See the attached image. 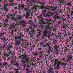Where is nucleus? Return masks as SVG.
<instances>
[{
	"instance_id": "f257e3e1",
	"label": "nucleus",
	"mask_w": 73,
	"mask_h": 73,
	"mask_svg": "<svg viewBox=\"0 0 73 73\" xmlns=\"http://www.w3.org/2000/svg\"><path fill=\"white\" fill-rule=\"evenodd\" d=\"M38 19L40 20V21H41L42 24H44V25L45 24H47L46 25H45V27L46 28L45 29V31L43 32V35H42V36L41 38L42 39H45L46 38L47 36V34L49 33V30L48 29L50 28L49 27V25H52V24L51 23H47L46 21H45V20H42L43 18H42V15H40L39 16L37 17Z\"/></svg>"
},
{
	"instance_id": "f03ea898",
	"label": "nucleus",
	"mask_w": 73,
	"mask_h": 73,
	"mask_svg": "<svg viewBox=\"0 0 73 73\" xmlns=\"http://www.w3.org/2000/svg\"><path fill=\"white\" fill-rule=\"evenodd\" d=\"M53 14H54L55 15L53 17V19L55 20L52 21V19H50L48 20H46V23H48V22H52V23H54V24H55L54 23H55L56 20V19H59V16L58 15V13H57L56 12H55L53 13Z\"/></svg>"
},
{
	"instance_id": "7ed1b4c3",
	"label": "nucleus",
	"mask_w": 73,
	"mask_h": 73,
	"mask_svg": "<svg viewBox=\"0 0 73 73\" xmlns=\"http://www.w3.org/2000/svg\"><path fill=\"white\" fill-rule=\"evenodd\" d=\"M16 41L15 42V45L19 46V45L21 44V39H16Z\"/></svg>"
},
{
	"instance_id": "20e7f679",
	"label": "nucleus",
	"mask_w": 73,
	"mask_h": 73,
	"mask_svg": "<svg viewBox=\"0 0 73 73\" xmlns=\"http://www.w3.org/2000/svg\"><path fill=\"white\" fill-rule=\"evenodd\" d=\"M18 26V25L15 23H13L11 25L12 28L15 29V30L14 31L15 32H17V27Z\"/></svg>"
},
{
	"instance_id": "39448f33",
	"label": "nucleus",
	"mask_w": 73,
	"mask_h": 73,
	"mask_svg": "<svg viewBox=\"0 0 73 73\" xmlns=\"http://www.w3.org/2000/svg\"><path fill=\"white\" fill-rule=\"evenodd\" d=\"M30 29H31L30 32L31 33L35 34L36 33V31H35V30L34 29H33V28L32 27H31Z\"/></svg>"
},
{
	"instance_id": "423d86ee",
	"label": "nucleus",
	"mask_w": 73,
	"mask_h": 73,
	"mask_svg": "<svg viewBox=\"0 0 73 73\" xmlns=\"http://www.w3.org/2000/svg\"><path fill=\"white\" fill-rule=\"evenodd\" d=\"M11 57L12 58L11 59V62H13V61H16V60H17V58H16V56L14 55L13 56H12Z\"/></svg>"
},
{
	"instance_id": "0eeeda50",
	"label": "nucleus",
	"mask_w": 73,
	"mask_h": 73,
	"mask_svg": "<svg viewBox=\"0 0 73 73\" xmlns=\"http://www.w3.org/2000/svg\"><path fill=\"white\" fill-rule=\"evenodd\" d=\"M29 61V60H28V59H27L25 61H24V60H23L21 61L23 63V64L24 65H25L27 64H28V63Z\"/></svg>"
},
{
	"instance_id": "6e6552de",
	"label": "nucleus",
	"mask_w": 73,
	"mask_h": 73,
	"mask_svg": "<svg viewBox=\"0 0 73 73\" xmlns=\"http://www.w3.org/2000/svg\"><path fill=\"white\" fill-rule=\"evenodd\" d=\"M9 15H7V17L6 18V19L4 20V22L5 23H8L9 21Z\"/></svg>"
},
{
	"instance_id": "1a4fd4ad",
	"label": "nucleus",
	"mask_w": 73,
	"mask_h": 73,
	"mask_svg": "<svg viewBox=\"0 0 73 73\" xmlns=\"http://www.w3.org/2000/svg\"><path fill=\"white\" fill-rule=\"evenodd\" d=\"M48 49V52L49 53H50L51 52H52V49H53V48H51L50 46H49L48 48H46V49Z\"/></svg>"
},
{
	"instance_id": "9d476101",
	"label": "nucleus",
	"mask_w": 73,
	"mask_h": 73,
	"mask_svg": "<svg viewBox=\"0 0 73 73\" xmlns=\"http://www.w3.org/2000/svg\"><path fill=\"white\" fill-rule=\"evenodd\" d=\"M1 40H2L3 42H5L7 41V39L5 38V37H4V36H3V37H1Z\"/></svg>"
},
{
	"instance_id": "9b49d317",
	"label": "nucleus",
	"mask_w": 73,
	"mask_h": 73,
	"mask_svg": "<svg viewBox=\"0 0 73 73\" xmlns=\"http://www.w3.org/2000/svg\"><path fill=\"white\" fill-rule=\"evenodd\" d=\"M50 14H51V12H50V11H48L47 12V13L46 14V16H47V17H49Z\"/></svg>"
},
{
	"instance_id": "f8f14e48",
	"label": "nucleus",
	"mask_w": 73,
	"mask_h": 73,
	"mask_svg": "<svg viewBox=\"0 0 73 73\" xmlns=\"http://www.w3.org/2000/svg\"><path fill=\"white\" fill-rule=\"evenodd\" d=\"M60 23H61V22H58L57 23H55L54 25V27H55L58 28V25H59Z\"/></svg>"
},
{
	"instance_id": "ddd939ff",
	"label": "nucleus",
	"mask_w": 73,
	"mask_h": 73,
	"mask_svg": "<svg viewBox=\"0 0 73 73\" xmlns=\"http://www.w3.org/2000/svg\"><path fill=\"white\" fill-rule=\"evenodd\" d=\"M67 58L68 59L67 61H70V60H72V57L71 56H68L67 57Z\"/></svg>"
},
{
	"instance_id": "4468645a",
	"label": "nucleus",
	"mask_w": 73,
	"mask_h": 73,
	"mask_svg": "<svg viewBox=\"0 0 73 73\" xmlns=\"http://www.w3.org/2000/svg\"><path fill=\"white\" fill-rule=\"evenodd\" d=\"M19 15L18 16V18H19V19H21L22 18L21 16V11H19L18 12Z\"/></svg>"
},
{
	"instance_id": "2eb2a0df",
	"label": "nucleus",
	"mask_w": 73,
	"mask_h": 73,
	"mask_svg": "<svg viewBox=\"0 0 73 73\" xmlns=\"http://www.w3.org/2000/svg\"><path fill=\"white\" fill-rule=\"evenodd\" d=\"M61 27V28H66V25L64 23H63Z\"/></svg>"
},
{
	"instance_id": "dca6fc26",
	"label": "nucleus",
	"mask_w": 73,
	"mask_h": 73,
	"mask_svg": "<svg viewBox=\"0 0 73 73\" xmlns=\"http://www.w3.org/2000/svg\"><path fill=\"white\" fill-rule=\"evenodd\" d=\"M29 12L27 11L26 12V19H28V16H29Z\"/></svg>"
},
{
	"instance_id": "f3484780",
	"label": "nucleus",
	"mask_w": 73,
	"mask_h": 73,
	"mask_svg": "<svg viewBox=\"0 0 73 73\" xmlns=\"http://www.w3.org/2000/svg\"><path fill=\"white\" fill-rule=\"evenodd\" d=\"M42 34V33H38V34L36 35V37L38 38V37H40V36H41Z\"/></svg>"
},
{
	"instance_id": "a211bd4d",
	"label": "nucleus",
	"mask_w": 73,
	"mask_h": 73,
	"mask_svg": "<svg viewBox=\"0 0 73 73\" xmlns=\"http://www.w3.org/2000/svg\"><path fill=\"white\" fill-rule=\"evenodd\" d=\"M54 68L55 70H58V69H59V68H60V67L58 66H55Z\"/></svg>"
},
{
	"instance_id": "6ab92c4d",
	"label": "nucleus",
	"mask_w": 73,
	"mask_h": 73,
	"mask_svg": "<svg viewBox=\"0 0 73 73\" xmlns=\"http://www.w3.org/2000/svg\"><path fill=\"white\" fill-rule=\"evenodd\" d=\"M18 69L16 70V72H18V71H19V70H22V68H21V67H18Z\"/></svg>"
},
{
	"instance_id": "aec40b11",
	"label": "nucleus",
	"mask_w": 73,
	"mask_h": 73,
	"mask_svg": "<svg viewBox=\"0 0 73 73\" xmlns=\"http://www.w3.org/2000/svg\"><path fill=\"white\" fill-rule=\"evenodd\" d=\"M19 8H20L21 9H23V8H24V5H20L19 6Z\"/></svg>"
},
{
	"instance_id": "412c9836",
	"label": "nucleus",
	"mask_w": 73,
	"mask_h": 73,
	"mask_svg": "<svg viewBox=\"0 0 73 73\" xmlns=\"http://www.w3.org/2000/svg\"><path fill=\"white\" fill-rule=\"evenodd\" d=\"M67 5H68L69 6H70V7H71L72 6V5H71V4H72V3L71 2H66Z\"/></svg>"
},
{
	"instance_id": "4be33fe9",
	"label": "nucleus",
	"mask_w": 73,
	"mask_h": 73,
	"mask_svg": "<svg viewBox=\"0 0 73 73\" xmlns=\"http://www.w3.org/2000/svg\"><path fill=\"white\" fill-rule=\"evenodd\" d=\"M7 50H10V49H11V48H12V47H11V46H7Z\"/></svg>"
},
{
	"instance_id": "5701e85b",
	"label": "nucleus",
	"mask_w": 73,
	"mask_h": 73,
	"mask_svg": "<svg viewBox=\"0 0 73 73\" xmlns=\"http://www.w3.org/2000/svg\"><path fill=\"white\" fill-rule=\"evenodd\" d=\"M70 41V40H69V39H67L66 40V42H65V43L67 44H68V42H69Z\"/></svg>"
},
{
	"instance_id": "b1692460",
	"label": "nucleus",
	"mask_w": 73,
	"mask_h": 73,
	"mask_svg": "<svg viewBox=\"0 0 73 73\" xmlns=\"http://www.w3.org/2000/svg\"><path fill=\"white\" fill-rule=\"evenodd\" d=\"M21 23L22 24L23 26H25V21H22Z\"/></svg>"
},
{
	"instance_id": "393cba45",
	"label": "nucleus",
	"mask_w": 73,
	"mask_h": 73,
	"mask_svg": "<svg viewBox=\"0 0 73 73\" xmlns=\"http://www.w3.org/2000/svg\"><path fill=\"white\" fill-rule=\"evenodd\" d=\"M9 5L10 6H13V5H16L15 3H9Z\"/></svg>"
},
{
	"instance_id": "a878e982",
	"label": "nucleus",
	"mask_w": 73,
	"mask_h": 73,
	"mask_svg": "<svg viewBox=\"0 0 73 73\" xmlns=\"http://www.w3.org/2000/svg\"><path fill=\"white\" fill-rule=\"evenodd\" d=\"M4 9H5V11H6L7 12H8V11L9 10V9L7 8V7H5L4 8Z\"/></svg>"
},
{
	"instance_id": "bb28decb",
	"label": "nucleus",
	"mask_w": 73,
	"mask_h": 73,
	"mask_svg": "<svg viewBox=\"0 0 73 73\" xmlns=\"http://www.w3.org/2000/svg\"><path fill=\"white\" fill-rule=\"evenodd\" d=\"M46 45H48V46H50V45H51V43L50 42H48L46 43Z\"/></svg>"
},
{
	"instance_id": "cd10ccee",
	"label": "nucleus",
	"mask_w": 73,
	"mask_h": 73,
	"mask_svg": "<svg viewBox=\"0 0 73 73\" xmlns=\"http://www.w3.org/2000/svg\"><path fill=\"white\" fill-rule=\"evenodd\" d=\"M19 36V38H21L22 37H24V35H21H21Z\"/></svg>"
},
{
	"instance_id": "c85d7f7f",
	"label": "nucleus",
	"mask_w": 73,
	"mask_h": 73,
	"mask_svg": "<svg viewBox=\"0 0 73 73\" xmlns=\"http://www.w3.org/2000/svg\"><path fill=\"white\" fill-rule=\"evenodd\" d=\"M12 20H14V21H17L18 19H16V18H12Z\"/></svg>"
},
{
	"instance_id": "c756f323",
	"label": "nucleus",
	"mask_w": 73,
	"mask_h": 73,
	"mask_svg": "<svg viewBox=\"0 0 73 73\" xmlns=\"http://www.w3.org/2000/svg\"><path fill=\"white\" fill-rule=\"evenodd\" d=\"M52 7L53 8L52 9V10L53 11H55V10H56V9H57V8H56V7Z\"/></svg>"
},
{
	"instance_id": "7c9ffc66",
	"label": "nucleus",
	"mask_w": 73,
	"mask_h": 73,
	"mask_svg": "<svg viewBox=\"0 0 73 73\" xmlns=\"http://www.w3.org/2000/svg\"><path fill=\"white\" fill-rule=\"evenodd\" d=\"M14 64V65H17V66H19V64L17 63L16 62H15Z\"/></svg>"
},
{
	"instance_id": "2f4dec72",
	"label": "nucleus",
	"mask_w": 73,
	"mask_h": 73,
	"mask_svg": "<svg viewBox=\"0 0 73 73\" xmlns=\"http://www.w3.org/2000/svg\"><path fill=\"white\" fill-rule=\"evenodd\" d=\"M59 47V46H54V48L55 49H58Z\"/></svg>"
},
{
	"instance_id": "473e14b6",
	"label": "nucleus",
	"mask_w": 73,
	"mask_h": 73,
	"mask_svg": "<svg viewBox=\"0 0 73 73\" xmlns=\"http://www.w3.org/2000/svg\"><path fill=\"white\" fill-rule=\"evenodd\" d=\"M9 1L10 3H13L14 2V0H9Z\"/></svg>"
},
{
	"instance_id": "72a5a7b5",
	"label": "nucleus",
	"mask_w": 73,
	"mask_h": 73,
	"mask_svg": "<svg viewBox=\"0 0 73 73\" xmlns=\"http://www.w3.org/2000/svg\"><path fill=\"white\" fill-rule=\"evenodd\" d=\"M40 9H43V8H44V5L40 6Z\"/></svg>"
},
{
	"instance_id": "f704fd0d",
	"label": "nucleus",
	"mask_w": 73,
	"mask_h": 73,
	"mask_svg": "<svg viewBox=\"0 0 73 73\" xmlns=\"http://www.w3.org/2000/svg\"><path fill=\"white\" fill-rule=\"evenodd\" d=\"M57 62V66H60V64L59 62Z\"/></svg>"
},
{
	"instance_id": "c9c22d12",
	"label": "nucleus",
	"mask_w": 73,
	"mask_h": 73,
	"mask_svg": "<svg viewBox=\"0 0 73 73\" xmlns=\"http://www.w3.org/2000/svg\"><path fill=\"white\" fill-rule=\"evenodd\" d=\"M2 60L0 58V66L1 65H2V64H1Z\"/></svg>"
},
{
	"instance_id": "e433bc0d",
	"label": "nucleus",
	"mask_w": 73,
	"mask_h": 73,
	"mask_svg": "<svg viewBox=\"0 0 73 73\" xmlns=\"http://www.w3.org/2000/svg\"><path fill=\"white\" fill-rule=\"evenodd\" d=\"M30 13H31V18H32V17H33V14H32L33 13V12H31V11H30Z\"/></svg>"
},
{
	"instance_id": "4c0bfd02",
	"label": "nucleus",
	"mask_w": 73,
	"mask_h": 73,
	"mask_svg": "<svg viewBox=\"0 0 73 73\" xmlns=\"http://www.w3.org/2000/svg\"><path fill=\"white\" fill-rule=\"evenodd\" d=\"M4 56H6V57H8L9 56V55L8 54H5Z\"/></svg>"
},
{
	"instance_id": "58836bf2",
	"label": "nucleus",
	"mask_w": 73,
	"mask_h": 73,
	"mask_svg": "<svg viewBox=\"0 0 73 73\" xmlns=\"http://www.w3.org/2000/svg\"><path fill=\"white\" fill-rule=\"evenodd\" d=\"M17 34H19V35H21V32L20 31H19L17 33Z\"/></svg>"
},
{
	"instance_id": "ea45409f",
	"label": "nucleus",
	"mask_w": 73,
	"mask_h": 73,
	"mask_svg": "<svg viewBox=\"0 0 73 73\" xmlns=\"http://www.w3.org/2000/svg\"><path fill=\"white\" fill-rule=\"evenodd\" d=\"M29 7V5H26V8L28 9Z\"/></svg>"
},
{
	"instance_id": "a19ab883",
	"label": "nucleus",
	"mask_w": 73,
	"mask_h": 73,
	"mask_svg": "<svg viewBox=\"0 0 73 73\" xmlns=\"http://www.w3.org/2000/svg\"><path fill=\"white\" fill-rule=\"evenodd\" d=\"M66 64L65 63H62V65H64V66H66Z\"/></svg>"
},
{
	"instance_id": "79ce46f5",
	"label": "nucleus",
	"mask_w": 73,
	"mask_h": 73,
	"mask_svg": "<svg viewBox=\"0 0 73 73\" xmlns=\"http://www.w3.org/2000/svg\"><path fill=\"white\" fill-rule=\"evenodd\" d=\"M11 64L12 65H15V61H13V62H11Z\"/></svg>"
},
{
	"instance_id": "37998d69",
	"label": "nucleus",
	"mask_w": 73,
	"mask_h": 73,
	"mask_svg": "<svg viewBox=\"0 0 73 73\" xmlns=\"http://www.w3.org/2000/svg\"><path fill=\"white\" fill-rule=\"evenodd\" d=\"M11 33H12V34H13V32L15 31L13 30L12 29H11Z\"/></svg>"
},
{
	"instance_id": "c03bdc74",
	"label": "nucleus",
	"mask_w": 73,
	"mask_h": 73,
	"mask_svg": "<svg viewBox=\"0 0 73 73\" xmlns=\"http://www.w3.org/2000/svg\"><path fill=\"white\" fill-rule=\"evenodd\" d=\"M8 65V63L7 62L3 63V65Z\"/></svg>"
},
{
	"instance_id": "a18cd8bd",
	"label": "nucleus",
	"mask_w": 73,
	"mask_h": 73,
	"mask_svg": "<svg viewBox=\"0 0 73 73\" xmlns=\"http://www.w3.org/2000/svg\"><path fill=\"white\" fill-rule=\"evenodd\" d=\"M5 24L4 25V27H7V23H5Z\"/></svg>"
},
{
	"instance_id": "49530a36",
	"label": "nucleus",
	"mask_w": 73,
	"mask_h": 73,
	"mask_svg": "<svg viewBox=\"0 0 73 73\" xmlns=\"http://www.w3.org/2000/svg\"><path fill=\"white\" fill-rule=\"evenodd\" d=\"M25 31H27V32H28L29 30L28 29H25Z\"/></svg>"
},
{
	"instance_id": "de8ad7c7",
	"label": "nucleus",
	"mask_w": 73,
	"mask_h": 73,
	"mask_svg": "<svg viewBox=\"0 0 73 73\" xmlns=\"http://www.w3.org/2000/svg\"><path fill=\"white\" fill-rule=\"evenodd\" d=\"M49 8H50V7H49V6H47L46 7V9H49Z\"/></svg>"
},
{
	"instance_id": "09e8293b",
	"label": "nucleus",
	"mask_w": 73,
	"mask_h": 73,
	"mask_svg": "<svg viewBox=\"0 0 73 73\" xmlns=\"http://www.w3.org/2000/svg\"><path fill=\"white\" fill-rule=\"evenodd\" d=\"M40 45H44V43H42V42H40Z\"/></svg>"
},
{
	"instance_id": "8fccbe9b",
	"label": "nucleus",
	"mask_w": 73,
	"mask_h": 73,
	"mask_svg": "<svg viewBox=\"0 0 73 73\" xmlns=\"http://www.w3.org/2000/svg\"><path fill=\"white\" fill-rule=\"evenodd\" d=\"M46 12V11H44V12H43V14L44 16V14H45V13Z\"/></svg>"
},
{
	"instance_id": "3c124183",
	"label": "nucleus",
	"mask_w": 73,
	"mask_h": 73,
	"mask_svg": "<svg viewBox=\"0 0 73 73\" xmlns=\"http://www.w3.org/2000/svg\"><path fill=\"white\" fill-rule=\"evenodd\" d=\"M63 21H66V19L65 18L63 19Z\"/></svg>"
},
{
	"instance_id": "603ef678",
	"label": "nucleus",
	"mask_w": 73,
	"mask_h": 73,
	"mask_svg": "<svg viewBox=\"0 0 73 73\" xmlns=\"http://www.w3.org/2000/svg\"><path fill=\"white\" fill-rule=\"evenodd\" d=\"M26 70H27V71H29V68H28V67H27L26 68Z\"/></svg>"
},
{
	"instance_id": "864d4df0",
	"label": "nucleus",
	"mask_w": 73,
	"mask_h": 73,
	"mask_svg": "<svg viewBox=\"0 0 73 73\" xmlns=\"http://www.w3.org/2000/svg\"><path fill=\"white\" fill-rule=\"evenodd\" d=\"M54 64V66H56V65H57V63H56V62H55Z\"/></svg>"
},
{
	"instance_id": "5fc2aeb1",
	"label": "nucleus",
	"mask_w": 73,
	"mask_h": 73,
	"mask_svg": "<svg viewBox=\"0 0 73 73\" xmlns=\"http://www.w3.org/2000/svg\"><path fill=\"white\" fill-rule=\"evenodd\" d=\"M28 9L27 8H25L24 10L25 11H28Z\"/></svg>"
},
{
	"instance_id": "6e6d98bb",
	"label": "nucleus",
	"mask_w": 73,
	"mask_h": 73,
	"mask_svg": "<svg viewBox=\"0 0 73 73\" xmlns=\"http://www.w3.org/2000/svg\"><path fill=\"white\" fill-rule=\"evenodd\" d=\"M7 45V43H4L3 44V46H6Z\"/></svg>"
},
{
	"instance_id": "4d7b16f0",
	"label": "nucleus",
	"mask_w": 73,
	"mask_h": 73,
	"mask_svg": "<svg viewBox=\"0 0 73 73\" xmlns=\"http://www.w3.org/2000/svg\"><path fill=\"white\" fill-rule=\"evenodd\" d=\"M34 21H35V23H37V21L36 20V19L35 18L34 19Z\"/></svg>"
},
{
	"instance_id": "13d9d810",
	"label": "nucleus",
	"mask_w": 73,
	"mask_h": 73,
	"mask_svg": "<svg viewBox=\"0 0 73 73\" xmlns=\"http://www.w3.org/2000/svg\"><path fill=\"white\" fill-rule=\"evenodd\" d=\"M40 28H43V27L42 26H39Z\"/></svg>"
},
{
	"instance_id": "bf43d9fd",
	"label": "nucleus",
	"mask_w": 73,
	"mask_h": 73,
	"mask_svg": "<svg viewBox=\"0 0 73 73\" xmlns=\"http://www.w3.org/2000/svg\"><path fill=\"white\" fill-rule=\"evenodd\" d=\"M64 36H67V33H65Z\"/></svg>"
},
{
	"instance_id": "052dcab7",
	"label": "nucleus",
	"mask_w": 73,
	"mask_h": 73,
	"mask_svg": "<svg viewBox=\"0 0 73 73\" xmlns=\"http://www.w3.org/2000/svg\"><path fill=\"white\" fill-rule=\"evenodd\" d=\"M34 28H36V27H37V25H35L34 26Z\"/></svg>"
},
{
	"instance_id": "680f3d73",
	"label": "nucleus",
	"mask_w": 73,
	"mask_h": 73,
	"mask_svg": "<svg viewBox=\"0 0 73 73\" xmlns=\"http://www.w3.org/2000/svg\"><path fill=\"white\" fill-rule=\"evenodd\" d=\"M11 57H12V56H11L10 57H9L7 59V60H9V59H10Z\"/></svg>"
},
{
	"instance_id": "e2e57ef3",
	"label": "nucleus",
	"mask_w": 73,
	"mask_h": 73,
	"mask_svg": "<svg viewBox=\"0 0 73 73\" xmlns=\"http://www.w3.org/2000/svg\"><path fill=\"white\" fill-rule=\"evenodd\" d=\"M39 57H40V58H39V59H41V56L40 55Z\"/></svg>"
},
{
	"instance_id": "0e129e2a",
	"label": "nucleus",
	"mask_w": 73,
	"mask_h": 73,
	"mask_svg": "<svg viewBox=\"0 0 73 73\" xmlns=\"http://www.w3.org/2000/svg\"><path fill=\"white\" fill-rule=\"evenodd\" d=\"M71 13L72 14H73V11H71Z\"/></svg>"
},
{
	"instance_id": "69168bd1",
	"label": "nucleus",
	"mask_w": 73,
	"mask_h": 73,
	"mask_svg": "<svg viewBox=\"0 0 73 73\" xmlns=\"http://www.w3.org/2000/svg\"><path fill=\"white\" fill-rule=\"evenodd\" d=\"M14 9H17V7H14Z\"/></svg>"
},
{
	"instance_id": "338daca9",
	"label": "nucleus",
	"mask_w": 73,
	"mask_h": 73,
	"mask_svg": "<svg viewBox=\"0 0 73 73\" xmlns=\"http://www.w3.org/2000/svg\"><path fill=\"white\" fill-rule=\"evenodd\" d=\"M54 61H55V62H57V61L58 60L57 59H55L54 60Z\"/></svg>"
},
{
	"instance_id": "774afa93",
	"label": "nucleus",
	"mask_w": 73,
	"mask_h": 73,
	"mask_svg": "<svg viewBox=\"0 0 73 73\" xmlns=\"http://www.w3.org/2000/svg\"><path fill=\"white\" fill-rule=\"evenodd\" d=\"M26 73H29V71L28 70H26Z\"/></svg>"
}]
</instances>
